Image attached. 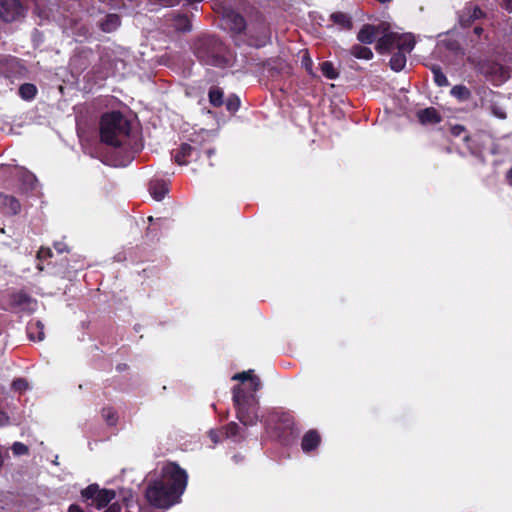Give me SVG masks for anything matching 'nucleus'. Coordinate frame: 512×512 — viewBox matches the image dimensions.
I'll return each mask as SVG.
<instances>
[{
	"label": "nucleus",
	"instance_id": "37",
	"mask_svg": "<svg viewBox=\"0 0 512 512\" xmlns=\"http://www.w3.org/2000/svg\"><path fill=\"white\" fill-rule=\"evenodd\" d=\"M209 437L211 438V440L216 444L218 443L219 441V432L217 431H214V430H211L209 432Z\"/></svg>",
	"mask_w": 512,
	"mask_h": 512
},
{
	"label": "nucleus",
	"instance_id": "29",
	"mask_svg": "<svg viewBox=\"0 0 512 512\" xmlns=\"http://www.w3.org/2000/svg\"><path fill=\"white\" fill-rule=\"evenodd\" d=\"M98 491L99 488L97 485H90L82 491V497L86 499H92L93 501L95 500Z\"/></svg>",
	"mask_w": 512,
	"mask_h": 512
},
{
	"label": "nucleus",
	"instance_id": "20",
	"mask_svg": "<svg viewBox=\"0 0 512 512\" xmlns=\"http://www.w3.org/2000/svg\"><path fill=\"white\" fill-rule=\"evenodd\" d=\"M406 64L405 54L398 52L394 54L390 60V66L394 71H401Z\"/></svg>",
	"mask_w": 512,
	"mask_h": 512
},
{
	"label": "nucleus",
	"instance_id": "3",
	"mask_svg": "<svg viewBox=\"0 0 512 512\" xmlns=\"http://www.w3.org/2000/svg\"><path fill=\"white\" fill-rule=\"evenodd\" d=\"M233 400L237 407L238 419L245 426H253L258 421V415L250 409L252 403L247 397L241 386H236L233 389Z\"/></svg>",
	"mask_w": 512,
	"mask_h": 512
},
{
	"label": "nucleus",
	"instance_id": "13",
	"mask_svg": "<svg viewBox=\"0 0 512 512\" xmlns=\"http://www.w3.org/2000/svg\"><path fill=\"white\" fill-rule=\"evenodd\" d=\"M481 10L476 6H467L459 16V21L462 25H468L471 19H476L481 16Z\"/></svg>",
	"mask_w": 512,
	"mask_h": 512
},
{
	"label": "nucleus",
	"instance_id": "18",
	"mask_svg": "<svg viewBox=\"0 0 512 512\" xmlns=\"http://www.w3.org/2000/svg\"><path fill=\"white\" fill-rule=\"evenodd\" d=\"M193 147L189 144H183L179 150V152L175 155V161L179 165H184L188 162V158L191 156L193 152Z\"/></svg>",
	"mask_w": 512,
	"mask_h": 512
},
{
	"label": "nucleus",
	"instance_id": "45",
	"mask_svg": "<svg viewBox=\"0 0 512 512\" xmlns=\"http://www.w3.org/2000/svg\"><path fill=\"white\" fill-rule=\"evenodd\" d=\"M44 253H47V254H48V253H49V251H43V250H41V251H39V256H40V257H42Z\"/></svg>",
	"mask_w": 512,
	"mask_h": 512
},
{
	"label": "nucleus",
	"instance_id": "19",
	"mask_svg": "<svg viewBox=\"0 0 512 512\" xmlns=\"http://www.w3.org/2000/svg\"><path fill=\"white\" fill-rule=\"evenodd\" d=\"M331 20L342 29H349L351 27V20L344 13H333L331 15Z\"/></svg>",
	"mask_w": 512,
	"mask_h": 512
},
{
	"label": "nucleus",
	"instance_id": "5",
	"mask_svg": "<svg viewBox=\"0 0 512 512\" xmlns=\"http://www.w3.org/2000/svg\"><path fill=\"white\" fill-rule=\"evenodd\" d=\"M232 380L234 381H241L242 383H246L247 382V389L249 390V394L246 393L244 391V388L241 387L243 389V392L244 394L249 397L250 399V402L253 403L254 401V396H253V393H255L256 391H258L261 387V382L259 380V378L255 375H253V371L252 370H248V371H244V372H241V373H237L235 375L232 376Z\"/></svg>",
	"mask_w": 512,
	"mask_h": 512
},
{
	"label": "nucleus",
	"instance_id": "6",
	"mask_svg": "<svg viewBox=\"0 0 512 512\" xmlns=\"http://www.w3.org/2000/svg\"><path fill=\"white\" fill-rule=\"evenodd\" d=\"M384 32V26L364 25L358 33V40L364 44H371L377 36Z\"/></svg>",
	"mask_w": 512,
	"mask_h": 512
},
{
	"label": "nucleus",
	"instance_id": "22",
	"mask_svg": "<svg viewBox=\"0 0 512 512\" xmlns=\"http://www.w3.org/2000/svg\"><path fill=\"white\" fill-rule=\"evenodd\" d=\"M173 26L178 31H189L191 29V23L188 17L179 15L174 18Z\"/></svg>",
	"mask_w": 512,
	"mask_h": 512
},
{
	"label": "nucleus",
	"instance_id": "21",
	"mask_svg": "<svg viewBox=\"0 0 512 512\" xmlns=\"http://www.w3.org/2000/svg\"><path fill=\"white\" fill-rule=\"evenodd\" d=\"M36 92V87L30 83L23 84L19 88V94L24 100L33 99L36 95Z\"/></svg>",
	"mask_w": 512,
	"mask_h": 512
},
{
	"label": "nucleus",
	"instance_id": "9",
	"mask_svg": "<svg viewBox=\"0 0 512 512\" xmlns=\"http://www.w3.org/2000/svg\"><path fill=\"white\" fill-rule=\"evenodd\" d=\"M417 116L422 124H436L441 121L440 115L434 108L420 110Z\"/></svg>",
	"mask_w": 512,
	"mask_h": 512
},
{
	"label": "nucleus",
	"instance_id": "38",
	"mask_svg": "<svg viewBox=\"0 0 512 512\" xmlns=\"http://www.w3.org/2000/svg\"><path fill=\"white\" fill-rule=\"evenodd\" d=\"M68 512H84L79 506L71 505Z\"/></svg>",
	"mask_w": 512,
	"mask_h": 512
},
{
	"label": "nucleus",
	"instance_id": "46",
	"mask_svg": "<svg viewBox=\"0 0 512 512\" xmlns=\"http://www.w3.org/2000/svg\"><path fill=\"white\" fill-rule=\"evenodd\" d=\"M206 153H207V156L210 157L214 153V151L213 150H208Z\"/></svg>",
	"mask_w": 512,
	"mask_h": 512
},
{
	"label": "nucleus",
	"instance_id": "36",
	"mask_svg": "<svg viewBox=\"0 0 512 512\" xmlns=\"http://www.w3.org/2000/svg\"><path fill=\"white\" fill-rule=\"evenodd\" d=\"M8 421V416L3 411H0V426L8 424Z\"/></svg>",
	"mask_w": 512,
	"mask_h": 512
},
{
	"label": "nucleus",
	"instance_id": "23",
	"mask_svg": "<svg viewBox=\"0 0 512 512\" xmlns=\"http://www.w3.org/2000/svg\"><path fill=\"white\" fill-rule=\"evenodd\" d=\"M321 72L328 79H335L338 77V72L333 66V64L329 61L322 62L320 64Z\"/></svg>",
	"mask_w": 512,
	"mask_h": 512
},
{
	"label": "nucleus",
	"instance_id": "26",
	"mask_svg": "<svg viewBox=\"0 0 512 512\" xmlns=\"http://www.w3.org/2000/svg\"><path fill=\"white\" fill-rule=\"evenodd\" d=\"M223 93L218 88H213L209 92V100L214 106H220L223 103Z\"/></svg>",
	"mask_w": 512,
	"mask_h": 512
},
{
	"label": "nucleus",
	"instance_id": "25",
	"mask_svg": "<svg viewBox=\"0 0 512 512\" xmlns=\"http://www.w3.org/2000/svg\"><path fill=\"white\" fill-rule=\"evenodd\" d=\"M445 47L448 50L456 51L459 47L458 41L454 39L452 36H446L438 42V48L441 49Z\"/></svg>",
	"mask_w": 512,
	"mask_h": 512
},
{
	"label": "nucleus",
	"instance_id": "2",
	"mask_svg": "<svg viewBox=\"0 0 512 512\" xmlns=\"http://www.w3.org/2000/svg\"><path fill=\"white\" fill-rule=\"evenodd\" d=\"M130 133V122L120 113H107L102 117L100 134L105 143L122 145Z\"/></svg>",
	"mask_w": 512,
	"mask_h": 512
},
{
	"label": "nucleus",
	"instance_id": "28",
	"mask_svg": "<svg viewBox=\"0 0 512 512\" xmlns=\"http://www.w3.org/2000/svg\"><path fill=\"white\" fill-rule=\"evenodd\" d=\"M103 418L106 420L108 425H115L117 422V416L116 413L112 408H105L102 412Z\"/></svg>",
	"mask_w": 512,
	"mask_h": 512
},
{
	"label": "nucleus",
	"instance_id": "32",
	"mask_svg": "<svg viewBox=\"0 0 512 512\" xmlns=\"http://www.w3.org/2000/svg\"><path fill=\"white\" fill-rule=\"evenodd\" d=\"M12 451L17 456L25 455L28 453V447L23 443L15 442L12 446Z\"/></svg>",
	"mask_w": 512,
	"mask_h": 512
},
{
	"label": "nucleus",
	"instance_id": "33",
	"mask_svg": "<svg viewBox=\"0 0 512 512\" xmlns=\"http://www.w3.org/2000/svg\"><path fill=\"white\" fill-rule=\"evenodd\" d=\"M227 109L229 111H236L240 106V100L237 97H231L226 102Z\"/></svg>",
	"mask_w": 512,
	"mask_h": 512
},
{
	"label": "nucleus",
	"instance_id": "17",
	"mask_svg": "<svg viewBox=\"0 0 512 512\" xmlns=\"http://www.w3.org/2000/svg\"><path fill=\"white\" fill-rule=\"evenodd\" d=\"M350 53L358 59L370 60L373 57L371 49L361 45H354L351 48Z\"/></svg>",
	"mask_w": 512,
	"mask_h": 512
},
{
	"label": "nucleus",
	"instance_id": "27",
	"mask_svg": "<svg viewBox=\"0 0 512 512\" xmlns=\"http://www.w3.org/2000/svg\"><path fill=\"white\" fill-rule=\"evenodd\" d=\"M301 64L305 68V70L312 76L315 75L313 71V62L312 59L307 51H304L301 56Z\"/></svg>",
	"mask_w": 512,
	"mask_h": 512
},
{
	"label": "nucleus",
	"instance_id": "14",
	"mask_svg": "<svg viewBox=\"0 0 512 512\" xmlns=\"http://www.w3.org/2000/svg\"><path fill=\"white\" fill-rule=\"evenodd\" d=\"M29 338L33 341L44 339V326L40 321L31 322L28 326Z\"/></svg>",
	"mask_w": 512,
	"mask_h": 512
},
{
	"label": "nucleus",
	"instance_id": "24",
	"mask_svg": "<svg viewBox=\"0 0 512 512\" xmlns=\"http://www.w3.org/2000/svg\"><path fill=\"white\" fill-rule=\"evenodd\" d=\"M451 94L457 99L464 101L470 97V91L463 85H456L451 89Z\"/></svg>",
	"mask_w": 512,
	"mask_h": 512
},
{
	"label": "nucleus",
	"instance_id": "41",
	"mask_svg": "<svg viewBox=\"0 0 512 512\" xmlns=\"http://www.w3.org/2000/svg\"><path fill=\"white\" fill-rule=\"evenodd\" d=\"M462 130H463V129H462V127H454V128H453V132H454L455 134H457V135H458V134H460V132H461Z\"/></svg>",
	"mask_w": 512,
	"mask_h": 512
},
{
	"label": "nucleus",
	"instance_id": "42",
	"mask_svg": "<svg viewBox=\"0 0 512 512\" xmlns=\"http://www.w3.org/2000/svg\"><path fill=\"white\" fill-rule=\"evenodd\" d=\"M482 32V28L481 27H475L474 28V33L477 34V35H480Z\"/></svg>",
	"mask_w": 512,
	"mask_h": 512
},
{
	"label": "nucleus",
	"instance_id": "15",
	"mask_svg": "<svg viewBox=\"0 0 512 512\" xmlns=\"http://www.w3.org/2000/svg\"><path fill=\"white\" fill-rule=\"evenodd\" d=\"M168 193V186L165 182H153L150 185V194L157 200L161 201Z\"/></svg>",
	"mask_w": 512,
	"mask_h": 512
},
{
	"label": "nucleus",
	"instance_id": "8",
	"mask_svg": "<svg viewBox=\"0 0 512 512\" xmlns=\"http://www.w3.org/2000/svg\"><path fill=\"white\" fill-rule=\"evenodd\" d=\"M415 45V40L413 35L411 34H402L399 35L396 33V46L399 49V52L409 53L412 51Z\"/></svg>",
	"mask_w": 512,
	"mask_h": 512
},
{
	"label": "nucleus",
	"instance_id": "34",
	"mask_svg": "<svg viewBox=\"0 0 512 512\" xmlns=\"http://www.w3.org/2000/svg\"><path fill=\"white\" fill-rule=\"evenodd\" d=\"M239 426L236 423H230L225 429L227 437H235L238 434Z\"/></svg>",
	"mask_w": 512,
	"mask_h": 512
},
{
	"label": "nucleus",
	"instance_id": "30",
	"mask_svg": "<svg viewBox=\"0 0 512 512\" xmlns=\"http://www.w3.org/2000/svg\"><path fill=\"white\" fill-rule=\"evenodd\" d=\"M4 204L9 207V211L13 214H16L20 210L19 202L13 197H6Z\"/></svg>",
	"mask_w": 512,
	"mask_h": 512
},
{
	"label": "nucleus",
	"instance_id": "39",
	"mask_svg": "<svg viewBox=\"0 0 512 512\" xmlns=\"http://www.w3.org/2000/svg\"><path fill=\"white\" fill-rule=\"evenodd\" d=\"M105 512H120V508L117 505H111Z\"/></svg>",
	"mask_w": 512,
	"mask_h": 512
},
{
	"label": "nucleus",
	"instance_id": "43",
	"mask_svg": "<svg viewBox=\"0 0 512 512\" xmlns=\"http://www.w3.org/2000/svg\"><path fill=\"white\" fill-rule=\"evenodd\" d=\"M507 178L512 183V168L508 171Z\"/></svg>",
	"mask_w": 512,
	"mask_h": 512
},
{
	"label": "nucleus",
	"instance_id": "48",
	"mask_svg": "<svg viewBox=\"0 0 512 512\" xmlns=\"http://www.w3.org/2000/svg\"><path fill=\"white\" fill-rule=\"evenodd\" d=\"M496 115H497L498 117H500V118H503V117H504V114H502V113H499V114L497 113Z\"/></svg>",
	"mask_w": 512,
	"mask_h": 512
},
{
	"label": "nucleus",
	"instance_id": "31",
	"mask_svg": "<svg viewBox=\"0 0 512 512\" xmlns=\"http://www.w3.org/2000/svg\"><path fill=\"white\" fill-rule=\"evenodd\" d=\"M434 80L438 86H447L448 79L447 77L439 70L433 69Z\"/></svg>",
	"mask_w": 512,
	"mask_h": 512
},
{
	"label": "nucleus",
	"instance_id": "11",
	"mask_svg": "<svg viewBox=\"0 0 512 512\" xmlns=\"http://www.w3.org/2000/svg\"><path fill=\"white\" fill-rule=\"evenodd\" d=\"M384 31L386 29L384 28ZM378 39L377 50L380 53L388 51L393 45H396V33H385Z\"/></svg>",
	"mask_w": 512,
	"mask_h": 512
},
{
	"label": "nucleus",
	"instance_id": "4",
	"mask_svg": "<svg viewBox=\"0 0 512 512\" xmlns=\"http://www.w3.org/2000/svg\"><path fill=\"white\" fill-rule=\"evenodd\" d=\"M24 10L19 0H1L0 17L6 22L16 21L23 16Z\"/></svg>",
	"mask_w": 512,
	"mask_h": 512
},
{
	"label": "nucleus",
	"instance_id": "10",
	"mask_svg": "<svg viewBox=\"0 0 512 512\" xmlns=\"http://www.w3.org/2000/svg\"><path fill=\"white\" fill-rule=\"evenodd\" d=\"M320 443V436L316 431L307 432L302 439V449L304 452H310Z\"/></svg>",
	"mask_w": 512,
	"mask_h": 512
},
{
	"label": "nucleus",
	"instance_id": "16",
	"mask_svg": "<svg viewBox=\"0 0 512 512\" xmlns=\"http://www.w3.org/2000/svg\"><path fill=\"white\" fill-rule=\"evenodd\" d=\"M120 25V19L115 14H110L100 23V27L104 32L115 31Z\"/></svg>",
	"mask_w": 512,
	"mask_h": 512
},
{
	"label": "nucleus",
	"instance_id": "47",
	"mask_svg": "<svg viewBox=\"0 0 512 512\" xmlns=\"http://www.w3.org/2000/svg\"><path fill=\"white\" fill-rule=\"evenodd\" d=\"M55 247L58 249V251H59V252H63V251H64V250H63V248H62V246H59V247H58V246H55Z\"/></svg>",
	"mask_w": 512,
	"mask_h": 512
},
{
	"label": "nucleus",
	"instance_id": "7",
	"mask_svg": "<svg viewBox=\"0 0 512 512\" xmlns=\"http://www.w3.org/2000/svg\"><path fill=\"white\" fill-rule=\"evenodd\" d=\"M223 20L227 28L235 32H241L245 27L243 17L233 11H227L223 15Z\"/></svg>",
	"mask_w": 512,
	"mask_h": 512
},
{
	"label": "nucleus",
	"instance_id": "1",
	"mask_svg": "<svg viewBox=\"0 0 512 512\" xmlns=\"http://www.w3.org/2000/svg\"><path fill=\"white\" fill-rule=\"evenodd\" d=\"M187 473L176 463L162 466L158 478L151 480L146 489V499L154 507L168 508L175 504L187 485Z\"/></svg>",
	"mask_w": 512,
	"mask_h": 512
},
{
	"label": "nucleus",
	"instance_id": "35",
	"mask_svg": "<svg viewBox=\"0 0 512 512\" xmlns=\"http://www.w3.org/2000/svg\"><path fill=\"white\" fill-rule=\"evenodd\" d=\"M13 388L17 391H24L28 388V384L23 379H17L12 384Z\"/></svg>",
	"mask_w": 512,
	"mask_h": 512
},
{
	"label": "nucleus",
	"instance_id": "12",
	"mask_svg": "<svg viewBox=\"0 0 512 512\" xmlns=\"http://www.w3.org/2000/svg\"><path fill=\"white\" fill-rule=\"evenodd\" d=\"M115 497V492L112 490H99L95 500L91 503L97 509L105 507Z\"/></svg>",
	"mask_w": 512,
	"mask_h": 512
},
{
	"label": "nucleus",
	"instance_id": "40",
	"mask_svg": "<svg viewBox=\"0 0 512 512\" xmlns=\"http://www.w3.org/2000/svg\"><path fill=\"white\" fill-rule=\"evenodd\" d=\"M503 3L507 10H512V0H503Z\"/></svg>",
	"mask_w": 512,
	"mask_h": 512
},
{
	"label": "nucleus",
	"instance_id": "44",
	"mask_svg": "<svg viewBox=\"0 0 512 512\" xmlns=\"http://www.w3.org/2000/svg\"><path fill=\"white\" fill-rule=\"evenodd\" d=\"M197 55H198V57H199V58H201V59H204V58H205L204 53H203L202 51H198V52H197Z\"/></svg>",
	"mask_w": 512,
	"mask_h": 512
}]
</instances>
